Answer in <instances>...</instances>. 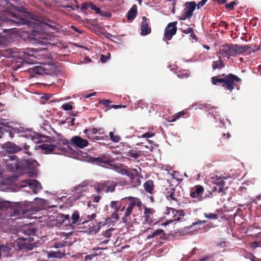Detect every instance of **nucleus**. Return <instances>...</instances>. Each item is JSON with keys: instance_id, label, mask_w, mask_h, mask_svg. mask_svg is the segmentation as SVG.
I'll list each match as a JSON object with an SVG mask.
<instances>
[{"instance_id": "nucleus-1", "label": "nucleus", "mask_w": 261, "mask_h": 261, "mask_svg": "<svg viewBox=\"0 0 261 261\" xmlns=\"http://www.w3.org/2000/svg\"><path fill=\"white\" fill-rule=\"evenodd\" d=\"M241 81L240 77L232 73H229L227 75L219 74L213 76L211 79V81L213 85L222 84V87L230 92H231L236 86L234 82H241Z\"/></svg>"}, {"instance_id": "nucleus-2", "label": "nucleus", "mask_w": 261, "mask_h": 261, "mask_svg": "<svg viewBox=\"0 0 261 261\" xmlns=\"http://www.w3.org/2000/svg\"><path fill=\"white\" fill-rule=\"evenodd\" d=\"M124 199L126 201V204L127 205V207L125 210V212L122 219L123 222L126 223L127 222V217L132 213L134 206L136 205L138 207L141 208L142 206V202L139 198L132 196L125 197Z\"/></svg>"}, {"instance_id": "nucleus-3", "label": "nucleus", "mask_w": 261, "mask_h": 261, "mask_svg": "<svg viewBox=\"0 0 261 261\" xmlns=\"http://www.w3.org/2000/svg\"><path fill=\"white\" fill-rule=\"evenodd\" d=\"M2 162L6 165L7 170L11 172L21 170L20 161L15 155L5 156V158L2 159Z\"/></svg>"}, {"instance_id": "nucleus-4", "label": "nucleus", "mask_w": 261, "mask_h": 261, "mask_svg": "<svg viewBox=\"0 0 261 261\" xmlns=\"http://www.w3.org/2000/svg\"><path fill=\"white\" fill-rule=\"evenodd\" d=\"M117 186V183L111 180H105L96 183L94 188L97 193H101L102 192L106 193L113 192L115 190V187Z\"/></svg>"}, {"instance_id": "nucleus-5", "label": "nucleus", "mask_w": 261, "mask_h": 261, "mask_svg": "<svg viewBox=\"0 0 261 261\" xmlns=\"http://www.w3.org/2000/svg\"><path fill=\"white\" fill-rule=\"evenodd\" d=\"M3 147L6 151L10 153H15L18 151L24 150L25 153L29 155H31V153L28 151L30 146L28 145L27 143H24L22 147H20L13 143L7 142L3 144Z\"/></svg>"}, {"instance_id": "nucleus-6", "label": "nucleus", "mask_w": 261, "mask_h": 261, "mask_svg": "<svg viewBox=\"0 0 261 261\" xmlns=\"http://www.w3.org/2000/svg\"><path fill=\"white\" fill-rule=\"evenodd\" d=\"M196 3L194 1L187 2L184 4V9L182 13L179 18V20H185L190 19L193 15V13L195 10Z\"/></svg>"}, {"instance_id": "nucleus-7", "label": "nucleus", "mask_w": 261, "mask_h": 261, "mask_svg": "<svg viewBox=\"0 0 261 261\" xmlns=\"http://www.w3.org/2000/svg\"><path fill=\"white\" fill-rule=\"evenodd\" d=\"M48 23L46 22H40L38 25H37V28L34 30V36L36 39H42L44 41H41V42L45 43L46 42V40L44 39V37H43L44 34H40L41 36H39L40 35L39 33V31H37L36 29L38 30H40V31L43 33V34H45L47 32V28H53L54 27V23L49 20Z\"/></svg>"}, {"instance_id": "nucleus-8", "label": "nucleus", "mask_w": 261, "mask_h": 261, "mask_svg": "<svg viewBox=\"0 0 261 261\" xmlns=\"http://www.w3.org/2000/svg\"><path fill=\"white\" fill-rule=\"evenodd\" d=\"M88 182L86 181H84L78 185L74 187V193L72 195V199L76 200L81 197L85 195V194L87 192V187Z\"/></svg>"}, {"instance_id": "nucleus-9", "label": "nucleus", "mask_w": 261, "mask_h": 261, "mask_svg": "<svg viewBox=\"0 0 261 261\" xmlns=\"http://www.w3.org/2000/svg\"><path fill=\"white\" fill-rule=\"evenodd\" d=\"M219 54L224 57L236 56L234 44H226L222 45L219 48Z\"/></svg>"}, {"instance_id": "nucleus-10", "label": "nucleus", "mask_w": 261, "mask_h": 261, "mask_svg": "<svg viewBox=\"0 0 261 261\" xmlns=\"http://www.w3.org/2000/svg\"><path fill=\"white\" fill-rule=\"evenodd\" d=\"M70 144L75 147L83 148L88 145L89 142L79 136H75L71 138Z\"/></svg>"}, {"instance_id": "nucleus-11", "label": "nucleus", "mask_w": 261, "mask_h": 261, "mask_svg": "<svg viewBox=\"0 0 261 261\" xmlns=\"http://www.w3.org/2000/svg\"><path fill=\"white\" fill-rule=\"evenodd\" d=\"M177 21L170 22L168 23L166 28L164 32V36L168 40H171L172 36L176 34L177 31Z\"/></svg>"}, {"instance_id": "nucleus-12", "label": "nucleus", "mask_w": 261, "mask_h": 261, "mask_svg": "<svg viewBox=\"0 0 261 261\" xmlns=\"http://www.w3.org/2000/svg\"><path fill=\"white\" fill-rule=\"evenodd\" d=\"M204 192V188L200 185L195 186L191 190L190 195L193 198H197L199 200H202L203 199L201 196Z\"/></svg>"}, {"instance_id": "nucleus-13", "label": "nucleus", "mask_w": 261, "mask_h": 261, "mask_svg": "<svg viewBox=\"0 0 261 261\" xmlns=\"http://www.w3.org/2000/svg\"><path fill=\"white\" fill-rule=\"evenodd\" d=\"M39 147L44 151V153L48 154L52 153L55 150L56 148H58V150H61L63 152H66L67 149L66 148H59L58 146L53 144H48L43 143L39 146Z\"/></svg>"}, {"instance_id": "nucleus-14", "label": "nucleus", "mask_w": 261, "mask_h": 261, "mask_svg": "<svg viewBox=\"0 0 261 261\" xmlns=\"http://www.w3.org/2000/svg\"><path fill=\"white\" fill-rule=\"evenodd\" d=\"M23 182L28 185L34 193H37L42 188L39 181L35 179H26L23 181Z\"/></svg>"}, {"instance_id": "nucleus-15", "label": "nucleus", "mask_w": 261, "mask_h": 261, "mask_svg": "<svg viewBox=\"0 0 261 261\" xmlns=\"http://www.w3.org/2000/svg\"><path fill=\"white\" fill-rule=\"evenodd\" d=\"M29 240L28 238H21L17 242V245L19 249L23 250H32L34 246L29 242Z\"/></svg>"}, {"instance_id": "nucleus-16", "label": "nucleus", "mask_w": 261, "mask_h": 261, "mask_svg": "<svg viewBox=\"0 0 261 261\" xmlns=\"http://www.w3.org/2000/svg\"><path fill=\"white\" fill-rule=\"evenodd\" d=\"M169 210L172 211L174 218L172 219H169L163 223V225L165 226H166L174 221H179L181 219V217H183L184 216L182 211H177L172 208H170Z\"/></svg>"}, {"instance_id": "nucleus-17", "label": "nucleus", "mask_w": 261, "mask_h": 261, "mask_svg": "<svg viewBox=\"0 0 261 261\" xmlns=\"http://www.w3.org/2000/svg\"><path fill=\"white\" fill-rule=\"evenodd\" d=\"M37 162L35 160H22L20 161L21 170H28L34 169Z\"/></svg>"}, {"instance_id": "nucleus-18", "label": "nucleus", "mask_w": 261, "mask_h": 261, "mask_svg": "<svg viewBox=\"0 0 261 261\" xmlns=\"http://www.w3.org/2000/svg\"><path fill=\"white\" fill-rule=\"evenodd\" d=\"M13 16L15 18L14 20L8 19V22H10L11 24H15V25H19L22 24H28L30 21L27 19L23 18L17 14H14Z\"/></svg>"}, {"instance_id": "nucleus-19", "label": "nucleus", "mask_w": 261, "mask_h": 261, "mask_svg": "<svg viewBox=\"0 0 261 261\" xmlns=\"http://www.w3.org/2000/svg\"><path fill=\"white\" fill-rule=\"evenodd\" d=\"M215 179L214 180V184L218 187V192L222 193L223 194H225V190L227 188H224L225 185V181L224 178L221 177L216 176Z\"/></svg>"}, {"instance_id": "nucleus-20", "label": "nucleus", "mask_w": 261, "mask_h": 261, "mask_svg": "<svg viewBox=\"0 0 261 261\" xmlns=\"http://www.w3.org/2000/svg\"><path fill=\"white\" fill-rule=\"evenodd\" d=\"M141 26V34L142 36L147 35L151 33V28L148 27L147 18L145 16L142 17Z\"/></svg>"}, {"instance_id": "nucleus-21", "label": "nucleus", "mask_w": 261, "mask_h": 261, "mask_svg": "<svg viewBox=\"0 0 261 261\" xmlns=\"http://www.w3.org/2000/svg\"><path fill=\"white\" fill-rule=\"evenodd\" d=\"M20 232L25 236H34L36 232V229L32 225H25L21 227Z\"/></svg>"}, {"instance_id": "nucleus-22", "label": "nucleus", "mask_w": 261, "mask_h": 261, "mask_svg": "<svg viewBox=\"0 0 261 261\" xmlns=\"http://www.w3.org/2000/svg\"><path fill=\"white\" fill-rule=\"evenodd\" d=\"M88 161L92 163H101L107 164L110 162V159L105 155H102L97 158L89 157Z\"/></svg>"}, {"instance_id": "nucleus-23", "label": "nucleus", "mask_w": 261, "mask_h": 261, "mask_svg": "<svg viewBox=\"0 0 261 261\" xmlns=\"http://www.w3.org/2000/svg\"><path fill=\"white\" fill-rule=\"evenodd\" d=\"M137 14V7L136 5H134L133 7L128 11L127 15V19L128 20H132L135 19Z\"/></svg>"}, {"instance_id": "nucleus-24", "label": "nucleus", "mask_w": 261, "mask_h": 261, "mask_svg": "<svg viewBox=\"0 0 261 261\" xmlns=\"http://www.w3.org/2000/svg\"><path fill=\"white\" fill-rule=\"evenodd\" d=\"M235 51H236V55L237 54H241L244 52L248 50L251 47L248 45H239L238 44H234Z\"/></svg>"}, {"instance_id": "nucleus-25", "label": "nucleus", "mask_w": 261, "mask_h": 261, "mask_svg": "<svg viewBox=\"0 0 261 261\" xmlns=\"http://www.w3.org/2000/svg\"><path fill=\"white\" fill-rule=\"evenodd\" d=\"M58 221L61 224L68 225L70 221L69 215L60 214L58 218Z\"/></svg>"}, {"instance_id": "nucleus-26", "label": "nucleus", "mask_w": 261, "mask_h": 261, "mask_svg": "<svg viewBox=\"0 0 261 261\" xmlns=\"http://www.w3.org/2000/svg\"><path fill=\"white\" fill-rule=\"evenodd\" d=\"M145 191L149 194H152L154 189V183L152 180H147L143 185Z\"/></svg>"}, {"instance_id": "nucleus-27", "label": "nucleus", "mask_w": 261, "mask_h": 261, "mask_svg": "<svg viewBox=\"0 0 261 261\" xmlns=\"http://www.w3.org/2000/svg\"><path fill=\"white\" fill-rule=\"evenodd\" d=\"M65 255V253H62L61 251H50L47 252V257L48 258L54 257V258H62Z\"/></svg>"}, {"instance_id": "nucleus-28", "label": "nucleus", "mask_w": 261, "mask_h": 261, "mask_svg": "<svg viewBox=\"0 0 261 261\" xmlns=\"http://www.w3.org/2000/svg\"><path fill=\"white\" fill-rule=\"evenodd\" d=\"M31 69L33 72L38 75H43L46 73V69L41 66H35Z\"/></svg>"}, {"instance_id": "nucleus-29", "label": "nucleus", "mask_w": 261, "mask_h": 261, "mask_svg": "<svg viewBox=\"0 0 261 261\" xmlns=\"http://www.w3.org/2000/svg\"><path fill=\"white\" fill-rule=\"evenodd\" d=\"M224 67V64L223 61L219 58V60L214 61L212 63V68L213 70H216V69H221Z\"/></svg>"}, {"instance_id": "nucleus-30", "label": "nucleus", "mask_w": 261, "mask_h": 261, "mask_svg": "<svg viewBox=\"0 0 261 261\" xmlns=\"http://www.w3.org/2000/svg\"><path fill=\"white\" fill-rule=\"evenodd\" d=\"M121 205V201H112L110 204L111 208H113L114 211L118 212L120 209Z\"/></svg>"}, {"instance_id": "nucleus-31", "label": "nucleus", "mask_w": 261, "mask_h": 261, "mask_svg": "<svg viewBox=\"0 0 261 261\" xmlns=\"http://www.w3.org/2000/svg\"><path fill=\"white\" fill-rule=\"evenodd\" d=\"M142 151L139 150L137 152L134 150H130L127 153V155L135 159H138L142 154Z\"/></svg>"}, {"instance_id": "nucleus-32", "label": "nucleus", "mask_w": 261, "mask_h": 261, "mask_svg": "<svg viewBox=\"0 0 261 261\" xmlns=\"http://www.w3.org/2000/svg\"><path fill=\"white\" fill-rule=\"evenodd\" d=\"M188 113V112L186 110H183L181 112L176 113L173 116V118L171 121H175L180 117H183L184 115H187Z\"/></svg>"}, {"instance_id": "nucleus-33", "label": "nucleus", "mask_w": 261, "mask_h": 261, "mask_svg": "<svg viewBox=\"0 0 261 261\" xmlns=\"http://www.w3.org/2000/svg\"><path fill=\"white\" fill-rule=\"evenodd\" d=\"M175 192V190L172 188L170 192H168V195H167V198L173 201H177V199L176 197Z\"/></svg>"}, {"instance_id": "nucleus-34", "label": "nucleus", "mask_w": 261, "mask_h": 261, "mask_svg": "<svg viewBox=\"0 0 261 261\" xmlns=\"http://www.w3.org/2000/svg\"><path fill=\"white\" fill-rule=\"evenodd\" d=\"M18 57L20 58V59H21L22 60H25L27 59V57L28 56H29V53L27 51H25L24 49H20L19 51H18Z\"/></svg>"}, {"instance_id": "nucleus-35", "label": "nucleus", "mask_w": 261, "mask_h": 261, "mask_svg": "<svg viewBox=\"0 0 261 261\" xmlns=\"http://www.w3.org/2000/svg\"><path fill=\"white\" fill-rule=\"evenodd\" d=\"M164 232L163 230L161 229H158L155 230L151 234L147 236V239H150L153 238H155V237L161 234Z\"/></svg>"}, {"instance_id": "nucleus-36", "label": "nucleus", "mask_w": 261, "mask_h": 261, "mask_svg": "<svg viewBox=\"0 0 261 261\" xmlns=\"http://www.w3.org/2000/svg\"><path fill=\"white\" fill-rule=\"evenodd\" d=\"M71 218L72 221V224H75L77 222L80 218V215L79 212L75 211L71 215Z\"/></svg>"}, {"instance_id": "nucleus-37", "label": "nucleus", "mask_w": 261, "mask_h": 261, "mask_svg": "<svg viewBox=\"0 0 261 261\" xmlns=\"http://www.w3.org/2000/svg\"><path fill=\"white\" fill-rule=\"evenodd\" d=\"M177 76L180 79H185L189 76V73L186 70L179 71L177 73Z\"/></svg>"}, {"instance_id": "nucleus-38", "label": "nucleus", "mask_w": 261, "mask_h": 261, "mask_svg": "<svg viewBox=\"0 0 261 261\" xmlns=\"http://www.w3.org/2000/svg\"><path fill=\"white\" fill-rule=\"evenodd\" d=\"M59 144H63L67 146V148L65 147L67 150L68 149L70 150H72L70 147V142H69L67 139H60L59 140Z\"/></svg>"}, {"instance_id": "nucleus-39", "label": "nucleus", "mask_w": 261, "mask_h": 261, "mask_svg": "<svg viewBox=\"0 0 261 261\" xmlns=\"http://www.w3.org/2000/svg\"><path fill=\"white\" fill-rule=\"evenodd\" d=\"M101 224V222H99L97 225L93 226L91 228H90V232L91 233H95L96 234L97 233L101 227L100 224Z\"/></svg>"}, {"instance_id": "nucleus-40", "label": "nucleus", "mask_w": 261, "mask_h": 261, "mask_svg": "<svg viewBox=\"0 0 261 261\" xmlns=\"http://www.w3.org/2000/svg\"><path fill=\"white\" fill-rule=\"evenodd\" d=\"M109 136L111 140L114 142H118L120 140V137L118 135H114L112 132H110Z\"/></svg>"}, {"instance_id": "nucleus-41", "label": "nucleus", "mask_w": 261, "mask_h": 261, "mask_svg": "<svg viewBox=\"0 0 261 261\" xmlns=\"http://www.w3.org/2000/svg\"><path fill=\"white\" fill-rule=\"evenodd\" d=\"M99 132V129H97V128H89L85 129L84 130V133L87 134V133H91L92 135H95Z\"/></svg>"}, {"instance_id": "nucleus-42", "label": "nucleus", "mask_w": 261, "mask_h": 261, "mask_svg": "<svg viewBox=\"0 0 261 261\" xmlns=\"http://www.w3.org/2000/svg\"><path fill=\"white\" fill-rule=\"evenodd\" d=\"M153 210L150 208H148L145 207L144 210V215L145 219L147 220L149 218L150 215H152L153 214Z\"/></svg>"}, {"instance_id": "nucleus-43", "label": "nucleus", "mask_w": 261, "mask_h": 261, "mask_svg": "<svg viewBox=\"0 0 261 261\" xmlns=\"http://www.w3.org/2000/svg\"><path fill=\"white\" fill-rule=\"evenodd\" d=\"M204 216L205 218L212 220H216L218 219V216L214 213H204Z\"/></svg>"}, {"instance_id": "nucleus-44", "label": "nucleus", "mask_w": 261, "mask_h": 261, "mask_svg": "<svg viewBox=\"0 0 261 261\" xmlns=\"http://www.w3.org/2000/svg\"><path fill=\"white\" fill-rule=\"evenodd\" d=\"M71 103L72 102H70L63 104L62 106V108L65 111L71 110L73 109Z\"/></svg>"}, {"instance_id": "nucleus-45", "label": "nucleus", "mask_w": 261, "mask_h": 261, "mask_svg": "<svg viewBox=\"0 0 261 261\" xmlns=\"http://www.w3.org/2000/svg\"><path fill=\"white\" fill-rule=\"evenodd\" d=\"M111 58V54L110 53H108L107 56H105L103 55H101L100 56V61L102 63H106L108 60H109Z\"/></svg>"}, {"instance_id": "nucleus-46", "label": "nucleus", "mask_w": 261, "mask_h": 261, "mask_svg": "<svg viewBox=\"0 0 261 261\" xmlns=\"http://www.w3.org/2000/svg\"><path fill=\"white\" fill-rule=\"evenodd\" d=\"M114 230V229L113 228H111L110 229H108L107 230H106L105 232H103L102 234L105 237H106L107 238H109L112 236L111 232L112 231H113Z\"/></svg>"}, {"instance_id": "nucleus-47", "label": "nucleus", "mask_w": 261, "mask_h": 261, "mask_svg": "<svg viewBox=\"0 0 261 261\" xmlns=\"http://www.w3.org/2000/svg\"><path fill=\"white\" fill-rule=\"evenodd\" d=\"M154 135V134L151 132H148L145 134H142L140 136H138V138H149L153 137Z\"/></svg>"}, {"instance_id": "nucleus-48", "label": "nucleus", "mask_w": 261, "mask_h": 261, "mask_svg": "<svg viewBox=\"0 0 261 261\" xmlns=\"http://www.w3.org/2000/svg\"><path fill=\"white\" fill-rule=\"evenodd\" d=\"M96 217V215L95 213H93V214H92L91 215H88L87 216V220H85L84 221H83L82 223L83 224V223H86L87 222L91 221V220L94 219Z\"/></svg>"}, {"instance_id": "nucleus-49", "label": "nucleus", "mask_w": 261, "mask_h": 261, "mask_svg": "<svg viewBox=\"0 0 261 261\" xmlns=\"http://www.w3.org/2000/svg\"><path fill=\"white\" fill-rule=\"evenodd\" d=\"M237 5V3L234 2H231L229 4H227L225 5V7L227 9L233 10L234 8V6Z\"/></svg>"}, {"instance_id": "nucleus-50", "label": "nucleus", "mask_w": 261, "mask_h": 261, "mask_svg": "<svg viewBox=\"0 0 261 261\" xmlns=\"http://www.w3.org/2000/svg\"><path fill=\"white\" fill-rule=\"evenodd\" d=\"M214 253L206 255V256L200 258L199 259V261H205L206 260H207V259L213 258L214 257Z\"/></svg>"}, {"instance_id": "nucleus-51", "label": "nucleus", "mask_w": 261, "mask_h": 261, "mask_svg": "<svg viewBox=\"0 0 261 261\" xmlns=\"http://www.w3.org/2000/svg\"><path fill=\"white\" fill-rule=\"evenodd\" d=\"M207 1V0H202L201 1L198 3V4H196L197 9H199L205 5Z\"/></svg>"}, {"instance_id": "nucleus-52", "label": "nucleus", "mask_w": 261, "mask_h": 261, "mask_svg": "<svg viewBox=\"0 0 261 261\" xmlns=\"http://www.w3.org/2000/svg\"><path fill=\"white\" fill-rule=\"evenodd\" d=\"M89 3H84L82 4L81 10L83 11H86L88 8H89Z\"/></svg>"}, {"instance_id": "nucleus-53", "label": "nucleus", "mask_w": 261, "mask_h": 261, "mask_svg": "<svg viewBox=\"0 0 261 261\" xmlns=\"http://www.w3.org/2000/svg\"><path fill=\"white\" fill-rule=\"evenodd\" d=\"M99 15L101 16L107 17H110L111 16V14L110 12H106L104 11H101Z\"/></svg>"}, {"instance_id": "nucleus-54", "label": "nucleus", "mask_w": 261, "mask_h": 261, "mask_svg": "<svg viewBox=\"0 0 261 261\" xmlns=\"http://www.w3.org/2000/svg\"><path fill=\"white\" fill-rule=\"evenodd\" d=\"M99 103L105 105L106 107H108L111 101L109 99H103L100 101Z\"/></svg>"}, {"instance_id": "nucleus-55", "label": "nucleus", "mask_w": 261, "mask_h": 261, "mask_svg": "<svg viewBox=\"0 0 261 261\" xmlns=\"http://www.w3.org/2000/svg\"><path fill=\"white\" fill-rule=\"evenodd\" d=\"M93 197L94 202H98L101 199V196L99 195L94 194L93 195Z\"/></svg>"}, {"instance_id": "nucleus-56", "label": "nucleus", "mask_w": 261, "mask_h": 261, "mask_svg": "<svg viewBox=\"0 0 261 261\" xmlns=\"http://www.w3.org/2000/svg\"><path fill=\"white\" fill-rule=\"evenodd\" d=\"M118 212L116 211H114L111 215V218L112 219H115L116 220H119V216L118 215Z\"/></svg>"}, {"instance_id": "nucleus-57", "label": "nucleus", "mask_w": 261, "mask_h": 261, "mask_svg": "<svg viewBox=\"0 0 261 261\" xmlns=\"http://www.w3.org/2000/svg\"><path fill=\"white\" fill-rule=\"evenodd\" d=\"M64 245L61 242H56L55 243L54 247L55 248H60L64 247Z\"/></svg>"}, {"instance_id": "nucleus-58", "label": "nucleus", "mask_w": 261, "mask_h": 261, "mask_svg": "<svg viewBox=\"0 0 261 261\" xmlns=\"http://www.w3.org/2000/svg\"><path fill=\"white\" fill-rule=\"evenodd\" d=\"M192 30H193V28L189 27V28H187L186 29L182 30L181 31L182 33H184L186 34H188L192 32Z\"/></svg>"}, {"instance_id": "nucleus-59", "label": "nucleus", "mask_w": 261, "mask_h": 261, "mask_svg": "<svg viewBox=\"0 0 261 261\" xmlns=\"http://www.w3.org/2000/svg\"><path fill=\"white\" fill-rule=\"evenodd\" d=\"M107 138V136H96L94 137V140H105Z\"/></svg>"}, {"instance_id": "nucleus-60", "label": "nucleus", "mask_w": 261, "mask_h": 261, "mask_svg": "<svg viewBox=\"0 0 261 261\" xmlns=\"http://www.w3.org/2000/svg\"><path fill=\"white\" fill-rule=\"evenodd\" d=\"M95 256H96V254L87 255L85 256V259H86V260H91Z\"/></svg>"}, {"instance_id": "nucleus-61", "label": "nucleus", "mask_w": 261, "mask_h": 261, "mask_svg": "<svg viewBox=\"0 0 261 261\" xmlns=\"http://www.w3.org/2000/svg\"><path fill=\"white\" fill-rule=\"evenodd\" d=\"M189 34L190 35L191 38H192L193 39L196 41L197 40V37L196 35L195 34L193 29L192 30V32L190 33Z\"/></svg>"}, {"instance_id": "nucleus-62", "label": "nucleus", "mask_w": 261, "mask_h": 261, "mask_svg": "<svg viewBox=\"0 0 261 261\" xmlns=\"http://www.w3.org/2000/svg\"><path fill=\"white\" fill-rule=\"evenodd\" d=\"M86 135H87V137L88 139H91L92 140H94V137L95 136H94V135H92L91 133H87V134H86Z\"/></svg>"}, {"instance_id": "nucleus-63", "label": "nucleus", "mask_w": 261, "mask_h": 261, "mask_svg": "<svg viewBox=\"0 0 261 261\" xmlns=\"http://www.w3.org/2000/svg\"><path fill=\"white\" fill-rule=\"evenodd\" d=\"M16 9L19 12H22V13H27V10H26V9L24 8L20 7V8H16Z\"/></svg>"}, {"instance_id": "nucleus-64", "label": "nucleus", "mask_w": 261, "mask_h": 261, "mask_svg": "<svg viewBox=\"0 0 261 261\" xmlns=\"http://www.w3.org/2000/svg\"><path fill=\"white\" fill-rule=\"evenodd\" d=\"M89 5V8H90L91 9H92L93 10H95L96 6L95 5H94L93 3H92L91 2H90Z\"/></svg>"}]
</instances>
